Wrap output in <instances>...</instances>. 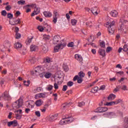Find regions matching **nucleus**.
Masks as SVG:
<instances>
[{
  "mask_svg": "<svg viewBox=\"0 0 128 128\" xmlns=\"http://www.w3.org/2000/svg\"><path fill=\"white\" fill-rule=\"evenodd\" d=\"M60 50V47L59 45H56L54 48V52H58V50Z\"/></svg>",
  "mask_w": 128,
  "mask_h": 128,
  "instance_id": "nucleus-29",
  "label": "nucleus"
},
{
  "mask_svg": "<svg viewBox=\"0 0 128 128\" xmlns=\"http://www.w3.org/2000/svg\"><path fill=\"white\" fill-rule=\"evenodd\" d=\"M114 24H116V22L114 21H112L108 27V30L110 34H114Z\"/></svg>",
  "mask_w": 128,
  "mask_h": 128,
  "instance_id": "nucleus-4",
  "label": "nucleus"
},
{
  "mask_svg": "<svg viewBox=\"0 0 128 128\" xmlns=\"http://www.w3.org/2000/svg\"><path fill=\"white\" fill-rule=\"evenodd\" d=\"M42 104H44V101H42V100H38L35 102V104L36 106H40Z\"/></svg>",
  "mask_w": 128,
  "mask_h": 128,
  "instance_id": "nucleus-23",
  "label": "nucleus"
},
{
  "mask_svg": "<svg viewBox=\"0 0 128 128\" xmlns=\"http://www.w3.org/2000/svg\"><path fill=\"white\" fill-rule=\"evenodd\" d=\"M53 96H54V100H58V94H53Z\"/></svg>",
  "mask_w": 128,
  "mask_h": 128,
  "instance_id": "nucleus-60",
  "label": "nucleus"
},
{
  "mask_svg": "<svg viewBox=\"0 0 128 128\" xmlns=\"http://www.w3.org/2000/svg\"><path fill=\"white\" fill-rule=\"evenodd\" d=\"M60 40V36H54L53 38V44H56Z\"/></svg>",
  "mask_w": 128,
  "mask_h": 128,
  "instance_id": "nucleus-14",
  "label": "nucleus"
},
{
  "mask_svg": "<svg viewBox=\"0 0 128 128\" xmlns=\"http://www.w3.org/2000/svg\"><path fill=\"white\" fill-rule=\"evenodd\" d=\"M6 10L8 11H10V10H12V6H10V5H8L6 7Z\"/></svg>",
  "mask_w": 128,
  "mask_h": 128,
  "instance_id": "nucleus-52",
  "label": "nucleus"
},
{
  "mask_svg": "<svg viewBox=\"0 0 128 128\" xmlns=\"http://www.w3.org/2000/svg\"><path fill=\"white\" fill-rule=\"evenodd\" d=\"M30 62H31V64H34L36 62V58H32V59H30L29 60Z\"/></svg>",
  "mask_w": 128,
  "mask_h": 128,
  "instance_id": "nucleus-34",
  "label": "nucleus"
},
{
  "mask_svg": "<svg viewBox=\"0 0 128 128\" xmlns=\"http://www.w3.org/2000/svg\"><path fill=\"white\" fill-rule=\"evenodd\" d=\"M104 106H114V102H106Z\"/></svg>",
  "mask_w": 128,
  "mask_h": 128,
  "instance_id": "nucleus-28",
  "label": "nucleus"
},
{
  "mask_svg": "<svg viewBox=\"0 0 128 128\" xmlns=\"http://www.w3.org/2000/svg\"><path fill=\"white\" fill-rule=\"evenodd\" d=\"M116 98V96L115 94H110L108 97V100H114V98Z\"/></svg>",
  "mask_w": 128,
  "mask_h": 128,
  "instance_id": "nucleus-24",
  "label": "nucleus"
},
{
  "mask_svg": "<svg viewBox=\"0 0 128 128\" xmlns=\"http://www.w3.org/2000/svg\"><path fill=\"white\" fill-rule=\"evenodd\" d=\"M78 76H79V77L82 78H84L85 74L83 72L81 71L79 72Z\"/></svg>",
  "mask_w": 128,
  "mask_h": 128,
  "instance_id": "nucleus-32",
  "label": "nucleus"
},
{
  "mask_svg": "<svg viewBox=\"0 0 128 128\" xmlns=\"http://www.w3.org/2000/svg\"><path fill=\"white\" fill-rule=\"evenodd\" d=\"M4 48H8V52H10V43L8 41H6L4 43Z\"/></svg>",
  "mask_w": 128,
  "mask_h": 128,
  "instance_id": "nucleus-13",
  "label": "nucleus"
},
{
  "mask_svg": "<svg viewBox=\"0 0 128 128\" xmlns=\"http://www.w3.org/2000/svg\"><path fill=\"white\" fill-rule=\"evenodd\" d=\"M120 86H118L114 90V92H118V90H120Z\"/></svg>",
  "mask_w": 128,
  "mask_h": 128,
  "instance_id": "nucleus-63",
  "label": "nucleus"
},
{
  "mask_svg": "<svg viewBox=\"0 0 128 128\" xmlns=\"http://www.w3.org/2000/svg\"><path fill=\"white\" fill-rule=\"evenodd\" d=\"M53 88H54V86H52V85H49L48 86L46 90L49 91L52 90Z\"/></svg>",
  "mask_w": 128,
  "mask_h": 128,
  "instance_id": "nucleus-47",
  "label": "nucleus"
},
{
  "mask_svg": "<svg viewBox=\"0 0 128 128\" xmlns=\"http://www.w3.org/2000/svg\"><path fill=\"white\" fill-rule=\"evenodd\" d=\"M2 96L4 100H12V97L8 94V91L4 92L2 94Z\"/></svg>",
  "mask_w": 128,
  "mask_h": 128,
  "instance_id": "nucleus-6",
  "label": "nucleus"
},
{
  "mask_svg": "<svg viewBox=\"0 0 128 128\" xmlns=\"http://www.w3.org/2000/svg\"><path fill=\"white\" fill-rule=\"evenodd\" d=\"M44 76L46 78H50L52 76V74L50 72H47L45 74Z\"/></svg>",
  "mask_w": 128,
  "mask_h": 128,
  "instance_id": "nucleus-35",
  "label": "nucleus"
},
{
  "mask_svg": "<svg viewBox=\"0 0 128 128\" xmlns=\"http://www.w3.org/2000/svg\"><path fill=\"white\" fill-rule=\"evenodd\" d=\"M7 126H12V121L9 122H7Z\"/></svg>",
  "mask_w": 128,
  "mask_h": 128,
  "instance_id": "nucleus-61",
  "label": "nucleus"
},
{
  "mask_svg": "<svg viewBox=\"0 0 128 128\" xmlns=\"http://www.w3.org/2000/svg\"><path fill=\"white\" fill-rule=\"evenodd\" d=\"M42 72H44V68L41 66H39L34 68L32 72L36 76H40V74H42Z\"/></svg>",
  "mask_w": 128,
  "mask_h": 128,
  "instance_id": "nucleus-2",
  "label": "nucleus"
},
{
  "mask_svg": "<svg viewBox=\"0 0 128 128\" xmlns=\"http://www.w3.org/2000/svg\"><path fill=\"white\" fill-rule=\"evenodd\" d=\"M68 48H74V42H70L68 44Z\"/></svg>",
  "mask_w": 128,
  "mask_h": 128,
  "instance_id": "nucleus-37",
  "label": "nucleus"
},
{
  "mask_svg": "<svg viewBox=\"0 0 128 128\" xmlns=\"http://www.w3.org/2000/svg\"><path fill=\"white\" fill-rule=\"evenodd\" d=\"M34 12L32 14L31 16H34L36 14H38L40 12V9L38 7H36V6H34Z\"/></svg>",
  "mask_w": 128,
  "mask_h": 128,
  "instance_id": "nucleus-7",
  "label": "nucleus"
},
{
  "mask_svg": "<svg viewBox=\"0 0 128 128\" xmlns=\"http://www.w3.org/2000/svg\"><path fill=\"white\" fill-rule=\"evenodd\" d=\"M91 12H92V14H94V16H96V14H98V8L96 7H94L93 8H92L91 10Z\"/></svg>",
  "mask_w": 128,
  "mask_h": 128,
  "instance_id": "nucleus-22",
  "label": "nucleus"
},
{
  "mask_svg": "<svg viewBox=\"0 0 128 128\" xmlns=\"http://www.w3.org/2000/svg\"><path fill=\"white\" fill-rule=\"evenodd\" d=\"M112 50V48L111 47H108L107 49L106 50V52H110Z\"/></svg>",
  "mask_w": 128,
  "mask_h": 128,
  "instance_id": "nucleus-62",
  "label": "nucleus"
},
{
  "mask_svg": "<svg viewBox=\"0 0 128 128\" xmlns=\"http://www.w3.org/2000/svg\"><path fill=\"white\" fill-rule=\"evenodd\" d=\"M92 22H86V25L87 26H89V28H92Z\"/></svg>",
  "mask_w": 128,
  "mask_h": 128,
  "instance_id": "nucleus-48",
  "label": "nucleus"
},
{
  "mask_svg": "<svg viewBox=\"0 0 128 128\" xmlns=\"http://www.w3.org/2000/svg\"><path fill=\"white\" fill-rule=\"evenodd\" d=\"M98 52L102 58H104V56H106V50H104L100 49Z\"/></svg>",
  "mask_w": 128,
  "mask_h": 128,
  "instance_id": "nucleus-18",
  "label": "nucleus"
},
{
  "mask_svg": "<svg viewBox=\"0 0 128 128\" xmlns=\"http://www.w3.org/2000/svg\"><path fill=\"white\" fill-rule=\"evenodd\" d=\"M84 104H85L84 102H79L78 106L82 107V106H84Z\"/></svg>",
  "mask_w": 128,
  "mask_h": 128,
  "instance_id": "nucleus-58",
  "label": "nucleus"
},
{
  "mask_svg": "<svg viewBox=\"0 0 128 128\" xmlns=\"http://www.w3.org/2000/svg\"><path fill=\"white\" fill-rule=\"evenodd\" d=\"M1 14L2 16H6V11L5 10H2L1 12Z\"/></svg>",
  "mask_w": 128,
  "mask_h": 128,
  "instance_id": "nucleus-51",
  "label": "nucleus"
},
{
  "mask_svg": "<svg viewBox=\"0 0 128 128\" xmlns=\"http://www.w3.org/2000/svg\"><path fill=\"white\" fill-rule=\"evenodd\" d=\"M35 114L36 116L40 118V111H36L35 112Z\"/></svg>",
  "mask_w": 128,
  "mask_h": 128,
  "instance_id": "nucleus-50",
  "label": "nucleus"
},
{
  "mask_svg": "<svg viewBox=\"0 0 128 128\" xmlns=\"http://www.w3.org/2000/svg\"><path fill=\"white\" fill-rule=\"evenodd\" d=\"M32 37H31L30 38H28V40L26 41V44H30L32 42Z\"/></svg>",
  "mask_w": 128,
  "mask_h": 128,
  "instance_id": "nucleus-42",
  "label": "nucleus"
},
{
  "mask_svg": "<svg viewBox=\"0 0 128 128\" xmlns=\"http://www.w3.org/2000/svg\"><path fill=\"white\" fill-rule=\"evenodd\" d=\"M48 24H45L44 28L42 27V26H38V30H40V32H44V28L47 30H48Z\"/></svg>",
  "mask_w": 128,
  "mask_h": 128,
  "instance_id": "nucleus-16",
  "label": "nucleus"
},
{
  "mask_svg": "<svg viewBox=\"0 0 128 128\" xmlns=\"http://www.w3.org/2000/svg\"><path fill=\"white\" fill-rule=\"evenodd\" d=\"M57 116H58V114H54L47 117V120H48L49 122H54V120H56Z\"/></svg>",
  "mask_w": 128,
  "mask_h": 128,
  "instance_id": "nucleus-10",
  "label": "nucleus"
},
{
  "mask_svg": "<svg viewBox=\"0 0 128 128\" xmlns=\"http://www.w3.org/2000/svg\"><path fill=\"white\" fill-rule=\"evenodd\" d=\"M16 118H17V120H20V118H22V116H20L18 114H16Z\"/></svg>",
  "mask_w": 128,
  "mask_h": 128,
  "instance_id": "nucleus-59",
  "label": "nucleus"
},
{
  "mask_svg": "<svg viewBox=\"0 0 128 128\" xmlns=\"http://www.w3.org/2000/svg\"><path fill=\"white\" fill-rule=\"evenodd\" d=\"M14 48H16V50H20V48H22V43L16 42L14 45Z\"/></svg>",
  "mask_w": 128,
  "mask_h": 128,
  "instance_id": "nucleus-17",
  "label": "nucleus"
},
{
  "mask_svg": "<svg viewBox=\"0 0 128 128\" xmlns=\"http://www.w3.org/2000/svg\"><path fill=\"white\" fill-rule=\"evenodd\" d=\"M124 80H126V78H122L120 80H118L119 82H124Z\"/></svg>",
  "mask_w": 128,
  "mask_h": 128,
  "instance_id": "nucleus-64",
  "label": "nucleus"
},
{
  "mask_svg": "<svg viewBox=\"0 0 128 128\" xmlns=\"http://www.w3.org/2000/svg\"><path fill=\"white\" fill-rule=\"evenodd\" d=\"M114 102V104H118L120 102H122V100L120 99H118L116 100Z\"/></svg>",
  "mask_w": 128,
  "mask_h": 128,
  "instance_id": "nucleus-39",
  "label": "nucleus"
},
{
  "mask_svg": "<svg viewBox=\"0 0 128 128\" xmlns=\"http://www.w3.org/2000/svg\"><path fill=\"white\" fill-rule=\"evenodd\" d=\"M36 98H46V93L44 92V93H40L38 94H36L35 96Z\"/></svg>",
  "mask_w": 128,
  "mask_h": 128,
  "instance_id": "nucleus-12",
  "label": "nucleus"
},
{
  "mask_svg": "<svg viewBox=\"0 0 128 128\" xmlns=\"http://www.w3.org/2000/svg\"><path fill=\"white\" fill-rule=\"evenodd\" d=\"M67 86H74V82L70 81L67 83Z\"/></svg>",
  "mask_w": 128,
  "mask_h": 128,
  "instance_id": "nucleus-46",
  "label": "nucleus"
},
{
  "mask_svg": "<svg viewBox=\"0 0 128 128\" xmlns=\"http://www.w3.org/2000/svg\"><path fill=\"white\" fill-rule=\"evenodd\" d=\"M74 58H75L76 60L79 62H82L83 59H82V56H80L78 54H76L74 55Z\"/></svg>",
  "mask_w": 128,
  "mask_h": 128,
  "instance_id": "nucleus-15",
  "label": "nucleus"
},
{
  "mask_svg": "<svg viewBox=\"0 0 128 128\" xmlns=\"http://www.w3.org/2000/svg\"><path fill=\"white\" fill-rule=\"evenodd\" d=\"M96 92H98V87H94L91 90V92H93V94H96Z\"/></svg>",
  "mask_w": 128,
  "mask_h": 128,
  "instance_id": "nucleus-40",
  "label": "nucleus"
},
{
  "mask_svg": "<svg viewBox=\"0 0 128 128\" xmlns=\"http://www.w3.org/2000/svg\"><path fill=\"white\" fill-rule=\"evenodd\" d=\"M18 4L24 5V4H26V1H24V0L18 1Z\"/></svg>",
  "mask_w": 128,
  "mask_h": 128,
  "instance_id": "nucleus-44",
  "label": "nucleus"
},
{
  "mask_svg": "<svg viewBox=\"0 0 128 128\" xmlns=\"http://www.w3.org/2000/svg\"><path fill=\"white\" fill-rule=\"evenodd\" d=\"M60 18V13L58 12V10H54L53 12V22L56 24L58 22V18Z\"/></svg>",
  "mask_w": 128,
  "mask_h": 128,
  "instance_id": "nucleus-5",
  "label": "nucleus"
},
{
  "mask_svg": "<svg viewBox=\"0 0 128 128\" xmlns=\"http://www.w3.org/2000/svg\"><path fill=\"white\" fill-rule=\"evenodd\" d=\"M100 46L101 48H105L106 44H104V42L102 41L101 42H100Z\"/></svg>",
  "mask_w": 128,
  "mask_h": 128,
  "instance_id": "nucleus-49",
  "label": "nucleus"
},
{
  "mask_svg": "<svg viewBox=\"0 0 128 128\" xmlns=\"http://www.w3.org/2000/svg\"><path fill=\"white\" fill-rule=\"evenodd\" d=\"M42 52H43L44 54L48 52V46L44 44L42 46Z\"/></svg>",
  "mask_w": 128,
  "mask_h": 128,
  "instance_id": "nucleus-20",
  "label": "nucleus"
},
{
  "mask_svg": "<svg viewBox=\"0 0 128 128\" xmlns=\"http://www.w3.org/2000/svg\"><path fill=\"white\" fill-rule=\"evenodd\" d=\"M14 22H15L16 24H20V19L18 18L17 20L14 21Z\"/></svg>",
  "mask_w": 128,
  "mask_h": 128,
  "instance_id": "nucleus-56",
  "label": "nucleus"
},
{
  "mask_svg": "<svg viewBox=\"0 0 128 128\" xmlns=\"http://www.w3.org/2000/svg\"><path fill=\"white\" fill-rule=\"evenodd\" d=\"M23 103L22 98H20L12 104V106L14 108H20L22 106Z\"/></svg>",
  "mask_w": 128,
  "mask_h": 128,
  "instance_id": "nucleus-3",
  "label": "nucleus"
},
{
  "mask_svg": "<svg viewBox=\"0 0 128 128\" xmlns=\"http://www.w3.org/2000/svg\"><path fill=\"white\" fill-rule=\"evenodd\" d=\"M121 89L122 90H128V86H126V85L122 86L121 87Z\"/></svg>",
  "mask_w": 128,
  "mask_h": 128,
  "instance_id": "nucleus-41",
  "label": "nucleus"
},
{
  "mask_svg": "<svg viewBox=\"0 0 128 128\" xmlns=\"http://www.w3.org/2000/svg\"><path fill=\"white\" fill-rule=\"evenodd\" d=\"M12 16H14L12 14L10 13H8L7 15V18H12Z\"/></svg>",
  "mask_w": 128,
  "mask_h": 128,
  "instance_id": "nucleus-54",
  "label": "nucleus"
},
{
  "mask_svg": "<svg viewBox=\"0 0 128 128\" xmlns=\"http://www.w3.org/2000/svg\"><path fill=\"white\" fill-rule=\"evenodd\" d=\"M76 22H78V20L76 19L71 20V24L72 26H76Z\"/></svg>",
  "mask_w": 128,
  "mask_h": 128,
  "instance_id": "nucleus-33",
  "label": "nucleus"
},
{
  "mask_svg": "<svg viewBox=\"0 0 128 128\" xmlns=\"http://www.w3.org/2000/svg\"><path fill=\"white\" fill-rule=\"evenodd\" d=\"M122 50H124V52H128V46L124 45V48H122Z\"/></svg>",
  "mask_w": 128,
  "mask_h": 128,
  "instance_id": "nucleus-53",
  "label": "nucleus"
},
{
  "mask_svg": "<svg viewBox=\"0 0 128 128\" xmlns=\"http://www.w3.org/2000/svg\"><path fill=\"white\" fill-rule=\"evenodd\" d=\"M74 122V118L70 116H66L64 119H62L60 122V124H70V122Z\"/></svg>",
  "mask_w": 128,
  "mask_h": 128,
  "instance_id": "nucleus-1",
  "label": "nucleus"
},
{
  "mask_svg": "<svg viewBox=\"0 0 128 128\" xmlns=\"http://www.w3.org/2000/svg\"><path fill=\"white\" fill-rule=\"evenodd\" d=\"M30 80H28V82L24 81V86H30Z\"/></svg>",
  "mask_w": 128,
  "mask_h": 128,
  "instance_id": "nucleus-43",
  "label": "nucleus"
},
{
  "mask_svg": "<svg viewBox=\"0 0 128 128\" xmlns=\"http://www.w3.org/2000/svg\"><path fill=\"white\" fill-rule=\"evenodd\" d=\"M123 126L124 128H128V118H124Z\"/></svg>",
  "mask_w": 128,
  "mask_h": 128,
  "instance_id": "nucleus-21",
  "label": "nucleus"
},
{
  "mask_svg": "<svg viewBox=\"0 0 128 128\" xmlns=\"http://www.w3.org/2000/svg\"><path fill=\"white\" fill-rule=\"evenodd\" d=\"M44 15L46 18H50L52 16V14L50 12H44Z\"/></svg>",
  "mask_w": 128,
  "mask_h": 128,
  "instance_id": "nucleus-19",
  "label": "nucleus"
},
{
  "mask_svg": "<svg viewBox=\"0 0 128 128\" xmlns=\"http://www.w3.org/2000/svg\"><path fill=\"white\" fill-rule=\"evenodd\" d=\"M42 90V87H38L34 89V92H40Z\"/></svg>",
  "mask_w": 128,
  "mask_h": 128,
  "instance_id": "nucleus-26",
  "label": "nucleus"
},
{
  "mask_svg": "<svg viewBox=\"0 0 128 128\" xmlns=\"http://www.w3.org/2000/svg\"><path fill=\"white\" fill-rule=\"evenodd\" d=\"M44 62L46 64L44 65V67L46 68H49V70H52V67L48 66V64H50L52 62V59L50 58L47 57L44 60Z\"/></svg>",
  "mask_w": 128,
  "mask_h": 128,
  "instance_id": "nucleus-8",
  "label": "nucleus"
},
{
  "mask_svg": "<svg viewBox=\"0 0 128 128\" xmlns=\"http://www.w3.org/2000/svg\"><path fill=\"white\" fill-rule=\"evenodd\" d=\"M76 80H78V84H82V82L84 81V79H82V78H80V76L78 75L76 76L73 78V80L74 82H76Z\"/></svg>",
  "mask_w": 128,
  "mask_h": 128,
  "instance_id": "nucleus-11",
  "label": "nucleus"
},
{
  "mask_svg": "<svg viewBox=\"0 0 128 128\" xmlns=\"http://www.w3.org/2000/svg\"><path fill=\"white\" fill-rule=\"evenodd\" d=\"M16 38L17 40L18 38H20V34L18 32H16Z\"/></svg>",
  "mask_w": 128,
  "mask_h": 128,
  "instance_id": "nucleus-55",
  "label": "nucleus"
},
{
  "mask_svg": "<svg viewBox=\"0 0 128 128\" xmlns=\"http://www.w3.org/2000/svg\"><path fill=\"white\" fill-rule=\"evenodd\" d=\"M94 112H102V108H98L94 110Z\"/></svg>",
  "mask_w": 128,
  "mask_h": 128,
  "instance_id": "nucleus-38",
  "label": "nucleus"
},
{
  "mask_svg": "<svg viewBox=\"0 0 128 128\" xmlns=\"http://www.w3.org/2000/svg\"><path fill=\"white\" fill-rule=\"evenodd\" d=\"M102 112H106L108 110V108L106 107H103L102 108Z\"/></svg>",
  "mask_w": 128,
  "mask_h": 128,
  "instance_id": "nucleus-57",
  "label": "nucleus"
},
{
  "mask_svg": "<svg viewBox=\"0 0 128 128\" xmlns=\"http://www.w3.org/2000/svg\"><path fill=\"white\" fill-rule=\"evenodd\" d=\"M105 116L109 118H116V114L114 112H107L105 114Z\"/></svg>",
  "mask_w": 128,
  "mask_h": 128,
  "instance_id": "nucleus-9",
  "label": "nucleus"
},
{
  "mask_svg": "<svg viewBox=\"0 0 128 128\" xmlns=\"http://www.w3.org/2000/svg\"><path fill=\"white\" fill-rule=\"evenodd\" d=\"M110 16H113V18H116V16H118V12L116 10H112L110 12Z\"/></svg>",
  "mask_w": 128,
  "mask_h": 128,
  "instance_id": "nucleus-25",
  "label": "nucleus"
},
{
  "mask_svg": "<svg viewBox=\"0 0 128 128\" xmlns=\"http://www.w3.org/2000/svg\"><path fill=\"white\" fill-rule=\"evenodd\" d=\"M37 49H38V46H36L34 45H32L30 46L31 52H35V50H36Z\"/></svg>",
  "mask_w": 128,
  "mask_h": 128,
  "instance_id": "nucleus-27",
  "label": "nucleus"
},
{
  "mask_svg": "<svg viewBox=\"0 0 128 128\" xmlns=\"http://www.w3.org/2000/svg\"><path fill=\"white\" fill-rule=\"evenodd\" d=\"M63 68L65 72H68V67L66 65H63Z\"/></svg>",
  "mask_w": 128,
  "mask_h": 128,
  "instance_id": "nucleus-45",
  "label": "nucleus"
},
{
  "mask_svg": "<svg viewBox=\"0 0 128 128\" xmlns=\"http://www.w3.org/2000/svg\"><path fill=\"white\" fill-rule=\"evenodd\" d=\"M18 121L14 120L13 121H12V126H18Z\"/></svg>",
  "mask_w": 128,
  "mask_h": 128,
  "instance_id": "nucleus-36",
  "label": "nucleus"
},
{
  "mask_svg": "<svg viewBox=\"0 0 128 128\" xmlns=\"http://www.w3.org/2000/svg\"><path fill=\"white\" fill-rule=\"evenodd\" d=\"M70 103H66L64 104H62V108H68L70 106Z\"/></svg>",
  "mask_w": 128,
  "mask_h": 128,
  "instance_id": "nucleus-30",
  "label": "nucleus"
},
{
  "mask_svg": "<svg viewBox=\"0 0 128 128\" xmlns=\"http://www.w3.org/2000/svg\"><path fill=\"white\" fill-rule=\"evenodd\" d=\"M60 50H62L64 48H66V43H63V44H58Z\"/></svg>",
  "mask_w": 128,
  "mask_h": 128,
  "instance_id": "nucleus-31",
  "label": "nucleus"
}]
</instances>
